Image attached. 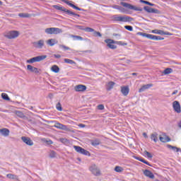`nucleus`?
<instances>
[{"mask_svg": "<svg viewBox=\"0 0 181 181\" xmlns=\"http://www.w3.org/2000/svg\"><path fill=\"white\" fill-rule=\"evenodd\" d=\"M115 43L120 46H127V45H128L127 42H122V41H116Z\"/></svg>", "mask_w": 181, "mask_h": 181, "instance_id": "37998d69", "label": "nucleus"}, {"mask_svg": "<svg viewBox=\"0 0 181 181\" xmlns=\"http://www.w3.org/2000/svg\"><path fill=\"white\" fill-rule=\"evenodd\" d=\"M74 149H75V151L76 152H78V153H81V155H85L86 156H90V152L78 146H74Z\"/></svg>", "mask_w": 181, "mask_h": 181, "instance_id": "39448f33", "label": "nucleus"}, {"mask_svg": "<svg viewBox=\"0 0 181 181\" xmlns=\"http://www.w3.org/2000/svg\"><path fill=\"white\" fill-rule=\"evenodd\" d=\"M120 5H122L124 8H127L128 9H132V11H137L139 12H142V11H144V9H142V8L141 7H136L135 6H133L132 4L125 2H121Z\"/></svg>", "mask_w": 181, "mask_h": 181, "instance_id": "7ed1b4c3", "label": "nucleus"}, {"mask_svg": "<svg viewBox=\"0 0 181 181\" xmlns=\"http://www.w3.org/2000/svg\"><path fill=\"white\" fill-rule=\"evenodd\" d=\"M1 98L3 100H6V101H9V100H11L6 93H1Z\"/></svg>", "mask_w": 181, "mask_h": 181, "instance_id": "ea45409f", "label": "nucleus"}, {"mask_svg": "<svg viewBox=\"0 0 181 181\" xmlns=\"http://www.w3.org/2000/svg\"><path fill=\"white\" fill-rule=\"evenodd\" d=\"M114 86H115V83L110 81L107 85V91H110V90H112L114 88Z\"/></svg>", "mask_w": 181, "mask_h": 181, "instance_id": "bb28decb", "label": "nucleus"}, {"mask_svg": "<svg viewBox=\"0 0 181 181\" xmlns=\"http://www.w3.org/2000/svg\"><path fill=\"white\" fill-rule=\"evenodd\" d=\"M56 108L57 111H63V107H62V104L60 103H58L56 105Z\"/></svg>", "mask_w": 181, "mask_h": 181, "instance_id": "79ce46f5", "label": "nucleus"}, {"mask_svg": "<svg viewBox=\"0 0 181 181\" xmlns=\"http://www.w3.org/2000/svg\"><path fill=\"white\" fill-rule=\"evenodd\" d=\"M119 6H118V5H113V6H111L110 8H112L113 9H118L119 8Z\"/></svg>", "mask_w": 181, "mask_h": 181, "instance_id": "864d4df0", "label": "nucleus"}, {"mask_svg": "<svg viewBox=\"0 0 181 181\" xmlns=\"http://www.w3.org/2000/svg\"><path fill=\"white\" fill-rule=\"evenodd\" d=\"M83 30H85V32H88V33L95 32L94 29L88 27L84 28Z\"/></svg>", "mask_w": 181, "mask_h": 181, "instance_id": "49530a36", "label": "nucleus"}, {"mask_svg": "<svg viewBox=\"0 0 181 181\" xmlns=\"http://www.w3.org/2000/svg\"><path fill=\"white\" fill-rule=\"evenodd\" d=\"M64 63H66L67 64H76V62H74L73 59H64Z\"/></svg>", "mask_w": 181, "mask_h": 181, "instance_id": "473e14b6", "label": "nucleus"}, {"mask_svg": "<svg viewBox=\"0 0 181 181\" xmlns=\"http://www.w3.org/2000/svg\"><path fill=\"white\" fill-rule=\"evenodd\" d=\"M168 147L170 149H173V151H174V152H181L180 148H177L176 146H171V145H168Z\"/></svg>", "mask_w": 181, "mask_h": 181, "instance_id": "c756f323", "label": "nucleus"}, {"mask_svg": "<svg viewBox=\"0 0 181 181\" xmlns=\"http://www.w3.org/2000/svg\"><path fill=\"white\" fill-rule=\"evenodd\" d=\"M6 177L8 179H12L13 180H18L19 177L18 175H15L13 174H7Z\"/></svg>", "mask_w": 181, "mask_h": 181, "instance_id": "a878e982", "label": "nucleus"}, {"mask_svg": "<svg viewBox=\"0 0 181 181\" xmlns=\"http://www.w3.org/2000/svg\"><path fill=\"white\" fill-rule=\"evenodd\" d=\"M121 93H122V94H123V95L127 97V95H128V94H129V86H122L121 87Z\"/></svg>", "mask_w": 181, "mask_h": 181, "instance_id": "dca6fc26", "label": "nucleus"}, {"mask_svg": "<svg viewBox=\"0 0 181 181\" xmlns=\"http://www.w3.org/2000/svg\"><path fill=\"white\" fill-rule=\"evenodd\" d=\"M159 139L160 141V142H170V138H169V136H165V137H162L160 136Z\"/></svg>", "mask_w": 181, "mask_h": 181, "instance_id": "c85d7f7f", "label": "nucleus"}, {"mask_svg": "<svg viewBox=\"0 0 181 181\" xmlns=\"http://www.w3.org/2000/svg\"><path fill=\"white\" fill-rule=\"evenodd\" d=\"M21 141H23V142L26 145H28V146H33V141H32L29 137L22 136Z\"/></svg>", "mask_w": 181, "mask_h": 181, "instance_id": "9b49d317", "label": "nucleus"}, {"mask_svg": "<svg viewBox=\"0 0 181 181\" xmlns=\"http://www.w3.org/2000/svg\"><path fill=\"white\" fill-rule=\"evenodd\" d=\"M46 144H47L48 145H52L53 144V141L52 140H47L46 141Z\"/></svg>", "mask_w": 181, "mask_h": 181, "instance_id": "6e6d98bb", "label": "nucleus"}, {"mask_svg": "<svg viewBox=\"0 0 181 181\" xmlns=\"http://www.w3.org/2000/svg\"><path fill=\"white\" fill-rule=\"evenodd\" d=\"M8 110H5V111H4V112H6Z\"/></svg>", "mask_w": 181, "mask_h": 181, "instance_id": "338daca9", "label": "nucleus"}, {"mask_svg": "<svg viewBox=\"0 0 181 181\" xmlns=\"http://www.w3.org/2000/svg\"><path fill=\"white\" fill-rule=\"evenodd\" d=\"M158 135L159 134H158V133H156V132L151 134V141H153V142H156V143L158 142V141H159L158 137Z\"/></svg>", "mask_w": 181, "mask_h": 181, "instance_id": "5701e85b", "label": "nucleus"}, {"mask_svg": "<svg viewBox=\"0 0 181 181\" xmlns=\"http://www.w3.org/2000/svg\"><path fill=\"white\" fill-rule=\"evenodd\" d=\"M53 8H54V9H57V11H62V12H64V13H66V15H69V16H77L78 18H80V14L75 13L74 12L63 6L54 5Z\"/></svg>", "mask_w": 181, "mask_h": 181, "instance_id": "f03ea898", "label": "nucleus"}, {"mask_svg": "<svg viewBox=\"0 0 181 181\" xmlns=\"http://www.w3.org/2000/svg\"><path fill=\"white\" fill-rule=\"evenodd\" d=\"M71 37H73L74 40H83L82 37L79 35H71Z\"/></svg>", "mask_w": 181, "mask_h": 181, "instance_id": "4c0bfd02", "label": "nucleus"}, {"mask_svg": "<svg viewBox=\"0 0 181 181\" xmlns=\"http://www.w3.org/2000/svg\"><path fill=\"white\" fill-rule=\"evenodd\" d=\"M47 45H48V46H54V45H57L58 41L55 39L51 38L48 40L46 41Z\"/></svg>", "mask_w": 181, "mask_h": 181, "instance_id": "a211bd4d", "label": "nucleus"}, {"mask_svg": "<svg viewBox=\"0 0 181 181\" xmlns=\"http://www.w3.org/2000/svg\"><path fill=\"white\" fill-rule=\"evenodd\" d=\"M136 160H139V162H142L143 163H145V165H148V166H152L149 162L146 161L144 158L141 157H136Z\"/></svg>", "mask_w": 181, "mask_h": 181, "instance_id": "b1692460", "label": "nucleus"}, {"mask_svg": "<svg viewBox=\"0 0 181 181\" xmlns=\"http://www.w3.org/2000/svg\"><path fill=\"white\" fill-rule=\"evenodd\" d=\"M47 58V55H40L37 57H33L27 60V63L32 64V63H36V62H42L45 59Z\"/></svg>", "mask_w": 181, "mask_h": 181, "instance_id": "20e7f679", "label": "nucleus"}, {"mask_svg": "<svg viewBox=\"0 0 181 181\" xmlns=\"http://www.w3.org/2000/svg\"><path fill=\"white\" fill-rule=\"evenodd\" d=\"M64 2L65 4H66V5H69V6H71V8H73L74 9H76V11H82V9L80 8L78 6H76V5L70 3V1L69 0H65Z\"/></svg>", "mask_w": 181, "mask_h": 181, "instance_id": "6ab92c4d", "label": "nucleus"}, {"mask_svg": "<svg viewBox=\"0 0 181 181\" xmlns=\"http://www.w3.org/2000/svg\"><path fill=\"white\" fill-rule=\"evenodd\" d=\"M98 110H104V105H98Z\"/></svg>", "mask_w": 181, "mask_h": 181, "instance_id": "5fc2aeb1", "label": "nucleus"}, {"mask_svg": "<svg viewBox=\"0 0 181 181\" xmlns=\"http://www.w3.org/2000/svg\"><path fill=\"white\" fill-rule=\"evenodd\" d=\"M16 115H17L18 117H19L20 118H23V117H25V115H23V113L22 112H21V111H17V112H16Z\"/></svg>", "mask_w": 181, "mask_h": 181, "instance_id": "c03bdc74", "label": "nucleus"}, {"mask_svg": "<svg viewBox=\"0 0 181 181\" xmlns=\"http://www.w3.org/2000/svg\"><path fill=\"white\" fill-rule=\"evenodd\" d=\"M60 49H64V50H70V47L63 45H59Z\"/></svg>", "mask_w": 181, "mask_h": 181, "instance_id": "8fccbe9b", "label": "nucleus"}, {"mask_svg": "<svg viewBox=\"0 0 181 181\" xmlns=\"http://www.w3.org/2000/svg\"><path fill=\"white\" fill-rule=\"evenodd\" d=\"M139 35H141V36H143V37H146L147 39L153 40V35H152V34L139 33Z\"/></svg>", "mask_w": 181, "mask_h": 181, "instance_id": "4be33fe9", "label": "nucleus"}, {"mask_svg": "<svg viewBox=\"0 0 181 181\" xmlns=\"http://www.w3.org/2000/svg\"><path fill=\"white\" fill-rule=\"evenodd\" d=\"M144 11L146 12H148V13H156L157 15H159L160 13V11L153 8L152 7H149L148 6H146L144 7Z\"/></svg>", "mask_w": 181, "mask_h": 181, "instance_id": "9d476101", "label": "nucleus"}, {"mask_svg": "<svg viewBox=\"0 0 181 181\" xmlns=\"http://www.w3.org/2000/svg\"><path fill=\"white\" fill-rule=\"evenodd\" d=\"M143 136H144V138H148V134H147L146 133L144 132V133H143Z\"/></svg>", "mask_w": 181, "mask_h": 181, "instance_id": "e2e57ef3", "label": "nucleus"}, {"mask_svg": "<svg viewBox=\"0 0 181 181\" xmlns=\"http://www.w3.org/2000/svg\"><path fill=\"white\" fill-rule=\"evenodd\" d=\"M49 158H53L56 156V152H54V151H51L49 152Z\"/></svg>", "mask_w": 181, "mask_h": 181, "instance_id": "de8ad7c7", "label": "nucleus"}, {"mask_svg": "<svg viewBox=\"0 0 181 181\" xmlns=\"http://www.w3.org/2000/svg\"><path fill=\"white\" fill-rule=\"evenodd\" d=\"M170 73H173V69L172 68H167L163 71V74H170Z\"/></svg>", "mask_w": 181, "mask_h": 181, "instance_id": "72a5a7b5", "label": "nucleus"}, {"mask_svg": "<svg viewBox=\"0 0 181 181\" xmlns=\"http://www.w3.org/2000/svg\"><path fill=\"white\" fill-rule=\"evenodd\" d=\"M151 87H153V84L148 83V84H146V85H144L139 90V93H144V91H145L146 90H149V88H151Z\"/></svg>", "mask_w": 181, "mask_h": 181, "instance_id": "2eb2a0df", "label": "nucleus"}, {"mask_svg": "<svg viewBox=\"0 0 181 181\" xmlns=\"http://www.w3.org/2000/svg\"><path fill=\"white\" fill-rule=\"evenodd\" d=\"M165 38L158 35H153V40H163Z\"/></svg>", "mask_w": 181, "mask_h": 181, "instance_id": "a19ab883", "label": "nucleus"}, {"mask_svg": "<svg viewBox=\"0 0 181 181\" xmlns=\"http://www.w3.org/2000/svg\"><path fill=\"white\" fill-rule=\"evenodd\" d=\"M51 70L54 72V73H59V71H60V68H59L57 66V65H53L51 67Z\"/></svg>", "mask_w": 181, "mask_h": 181, "instance_id": "2f4dec72", "label": "nucleus"}, {"mask_svg": "<svg viewBox=\"0 0 181 181\" xmlns=\"http://www.w3.org/2000/svg\"><path fill=\"white\" fill-rule=\"evenodd\" d=\"M10 131L6 128L0 129V134L3 135V136H9Z\"/></svg>", "mask_w": 181, "mask_h": 181, "instance_id": "aec40b11", "label": "nucleus"}, {"mask_svg": "<svg viewBox=\"0 0 181 181\" xmlns=\"http://www.w3.org/2000/svg\"><path fill=\"white\" fill-rule=\"evenodd\" d=\"M163 35H167L168 36H172V33H170L169 32H164Z\"/></svg>", "mask_w": 181, "mask_h": 181, "instance_id": "052dcab7", "label": "nucleus"}, {"mask_svg": "<svg viewBox=\"0 0 181 181\" xmlns=\"http://www.w3.org/2000/svg\"><path fill=\"white\" fill-rule=\"evenodd\" d=\"M112 21L115 22H132L134 18L128 16L114 15L112 16Z\"/></svg>", "mask_w": 181, "mask_h": 181, "instance_id": "f257e3e1", "label": "nucleus"}, {"mask_svg": "<svg viewBox=\"0 0 181 181\" xmlns=\"http://www.w3.org/2000/svg\"><path fill=\"white\" fill-rule=\"evenodd\" d=\"M144 155H145L146 156H147V158H153V156H152L151 153H149L148 151H144Z\"/></svg>", "mask_w": 181, "mask_h": 181, "instance_id": "09e8293b", "label": "nucleus"}, {"mask_svg": "<svg viewBox=\"0 0 181 181\" xmlns=\"http://www.w3.org/2000/svg\"><path fill=\"white\" fill-rule=\"evenodd\" d=\"M54 127L57 128V129H62V131H69V127L66 125H64L62 123H56L54 124Z\"/></svg>", "mask_w": 181, "mask_h": 181, "instance_id": "ddd939ff", "label": "nucleus"}, {"mask_svg": "<svg viewBox=\"0 0 181 181\" xmlns=\"http://www.w3.org/2000/svg\"><path fill=\"white\" fill-rule=\"evenodd\" d=\"M89 170L91 172V173H93V175H94L95 176H100V175L101 174V173L100 172V168H98V167L95 165V164H93L90 168Z\"/></svg>", "mask_w": 181, "mask_h": 181, "instance_id": "423d86ee", "label": "nucleus"}, {"mask_svg": "<svg viewBox=\"0 0 181 181\" xmlns=\"http://www.w3.org/2000/svg\"><path fill=\"white\" fill-rule=\"evenodd\" d=\"M115 170L117 173H121V172H122L124 170V168H122V167L121 166H116L115 168Z\"/></svg>", "mask_w": 181, "mask_h": 181, "instance_id": "58836bf2", "label": "nucleus"}, {"mask_svg": "<svg viewBox=\"0 0 181 181\" xmlns=\"http://www.w3.org/2000/svg\"><path fill=\"white\" fill-rule=\"evenodd\" d=\"M132 76H138V74L137 73H132Z\"/></svg>", "mask_w": 181, "mask_h": 181, "instance_id": "0e129e2a", "label": "nucleus"}, {"mask_svg": "<svg viewBox=\"0 0 181 181\" xmlns=\"http://www.w3.org/2000/svg\"><path fill=\"white\" fill-rule=\"evenodd\" d=\"M124 29H127V30H129V32H132V30H134V28L131 25H125Z\"/></svg>", "mask_w": 181, "mask_h": 181, "instance_id": "a18cd8bd", "label": "nucleus"}, {"mask_svg": "<svg viewBox=\"0 0 181 181\" xmlns=\"http://www.w3.org/2000/svg\"><path fill=\"white\" fill-rule=\"evenodd\" d=\"M90 144H91L92 146H98V145H100V144H101V141H100V139H95L94 140H92L90 141Z\"/></svg>", "mask_w": 181, "mask_h": 181, "instance_id": "393cba45", "label": "nucleus"}, {"mask_svg": "<svg viewBox=\"0 0 181 181\" xmlns=\"http://www.w3.org/2000/svg\"><path fill=\"white\" fill-rule=\"evenodd\" d=\"M151 33H155L156 35H163L165 34V31L161 30H153Z\"/></svg>", "mask_w": 181, "mask_h": 181, "instance_id": "7c9ffc66", "label": "nucleus"}, {"mask_svg": "<svg viewBox=\"0 0 181 181\" xmlns=\"http://www.w3.org/2000/svg\"><path fill=\"white\" fill-rule=\"evenodd\" d=\"M0 5H2V1H0Z\"/></svg>", "mask_w": 181, "mask_h": 181, "instance_id": "69168bd1", "label": "nucleus"}, {"mask_svg": "<svg viewBox=\"0 0 181 181\" xmlns=\"http://www.w3.org/2000/svg\"><path fill=\"white\" fill-rule=\"evenodd\" d=\"M173 107L174 110L175 111V112H177V114L181 113L180 103H179V102H177L176 100L174 101L173 103Z\"/></svg>", "mask_w": 181, "mask_h": 181, "instance_id": "f8f14e48", "label": "nucleus"}, {"mask_svg": "<svg viewBox=\"0 0 181 181\" xmlns=\"http://www.w3.org/2000/svg\"><path fill=\"white\" fill-rule=\"evenodd\" d=\"M141 4H145L146 5H149V6H155L154 4H152L148 1L140 0Z\"/></svg>", "mask_w": 181, "mask_h": 181, "instance_id": "f704fd0d", "label": "nucleus"}, {"mask_svg": "<svg viewBox=\"0 0 181 181\" xmlns=\"http://www.w3.org/2000/svg\"><path fill=\"white\" fill-rule=\"evenodd\" d=\"M59 33H63V30L58 28H53V35H59Z\"/></svg>", "mask_w": 181, "mask_h": 181, "instance_id": "cd10ccee", "label": "nucleus"}, {"mask_svg": "<svg viewBox=\"0 0 181 181\" xmlns=\"http://www.w3.org/2000/svg\"><path fill=\"white\" fill-rule=\"evenodd\" d=\"M33 46L35 49H43L45 47V40H39L33 42Z\"/></svg>", "mask_w": 181, "mask_h": 181, "instance_id": "6e6552de", "label": "nucleus"}, {"mask_svg": "<svg viewBox=\"0 0 181 181\" xmlns=\"http://www.w3.org/2000/svg\"><path fill=\"white\" fill-rule=\"evenodd\" d=\"M177 93H178V90H174V91L173 92L172 95H175V94H177Z\"/></svg>", "mask_w": 181, "mask_h": 181, "instance_id": "680f3d73", "label": "nucleus"}, {"mask_svg": "<svg viewBox=\"0 0 181 181\" xmlns=\"http://www.w3.org/2000/svg\"><path fill=\"white\" fill-rule=\"evenodd\" d=\"M144 176H146V177H149L150 179H155V175L149 170H145L144 171Z\"/></svg>", "mask_w": 181, "mask_h": 181, "instance_id": "f3484780", "label": "nucleus"}, {"mask_svg": "<svg viewBox=\"0 0 181 181\" xmlns=\"http://www.w3.org/2000/svg\"><path fill=\"white\" fill-rule=\"evenodd\" d=\"M113 36H115L117 39H119V37H121V35L117 33H114Z\"/></svg>", "mask_w": 181, "mask_h": 181, "instance_id": "4d7b16f0", "label": "nucleus"}, {"mask_svg": "<svg viewBox=\"0 0 181 181\" xmlns=\"http://www.w3.org/2000/svg\"><path fill=\"white\" fill-rule=\"evenodd\" d=\"M18 16H20V18H30V14L25 13H20L18 14Z\"/></svg>", "mask_w": 181, "mask_h": 181, "instance_id": "c9c22d12", "label": "nucleus"}, {"mask_svg": "<svg viewBox=\"0 0 181 181\" xmlns=\"http://www.w3.org/2000/svg\"><path fill=\"white\" fill-rule=\"evenodd\" d=\"M54 57H55V59H60V57H62V55H60V54H54Z\"/></svg>", "mask_w": 181, "mask_h": 181, "instance_id": "bf43d9fd", "label": "nucleus"}, {"mask_svg": "<svg viewBox=\"0 0 181 181\" xmlns=\"http://www.w3.org/2000/svg\"><path fill=\"white\" fill-rule=\"evenodd\" d=\"M94 35L95 36H98L99 37H101L103 36V35H101V33L97 31H94Z\"/></svg>", "mask_w": 181, "mask_h": 181, "instance_id": "603ef678", "label": "nucleus"}, {"mask_svg": "<svg viewBox=\"0 0 181 181\" xmlns=\"http://www.w3.org/2000/svg\"><path fill=\"white\" fill-rule=\"evenodd\" d=\"M27 69L29 70V71H31V73H39V69L32 65H28Z\"/></svg>", "mask_w": 181, "mask_h": 181, "instance_id": "412c9836", "label": "nucleus"}, {"mask_svg": "<svg viewBox=\"0 0 181 181\" xmlns=\"http://www.w3.org/2000/svg\"><path fill=\"white\" fill-rule=\"evenodd\" d=\"M118 11H119L122 13H125V8H124V7L122 6H119V9Z\"/></svg>", "mask_w": 181, "mask_h": 181, "instance_id": "3c124183", "label": "nucleus"}, {"mask_svg": "<svg viewBox=\"0 0 181 181\" xmlns=\"http://www.w3.org/2000/svg\"><path fill=\"white\" fill-rule=\"evenodd\" d=\"M78 127H79V128H86V124H78Z\"/></svg>", "mask_w": 181, "mask_h": 181, "instance_id": "13d9d810", "label": "nucleus"}, {"mask_svg": "<svg viewBox=\"0 0 181 181\" xmlns=\"http://www.w3.org/2000/svg\"><path fill=\"white\" fill-rule=\"evenodd\" d=\"M105 42L107 43V46L109 49H112L113 50L117 49V45H115L117 43L114 40L106 39L105 40Z\"/></svg>", "mask_w": 181, "mask_h": 181, "instance_id": "1a4fd4ad", "label": "nucleus"}, {"mask_svg": "<svg viewBox=\"0 0 181 181\" xmlns=\"http://www.w3.org/2000/svg\"><path fill=\"white\" fill-rule=\"evenodd\" d=\"M74 90H75V91H76L78 93L86 91V90H87V86H86L84 85H78L74 87Z\"/></svg>", "mask_w": 181, "mask_h": 181, "instance_id": "4468645a", "label": "nucleus"}, {"mask_svg": "<svg viewBox=\"0 0 181 181\" xmlns=\"http://www.w3.org/2000/svg\"><path fill=\"white\" fill-rule=\"evenodd\" d=\"M45 33L47 35H53V28H46Z\"/></svg>", "mask_w": 181, "mask_h": 181, "instance_id": "e433bc0d", "label": "nucleus"}, {"mask_svg": "<svg viewBox=\"0 0 181 181\" xmlns=\"http://www.w3.org/2000/svg\"><path fill=\"white\" fill-rule=\"evenodd\" d=\"M19 36V32L16 30H11L7 33L6 37L7 39H16Z\"/></svg>", "mask_w": 181, "mask_h": 181, "instance_id": "0eeeda50", "label": "nucleus"}]
</instances>
